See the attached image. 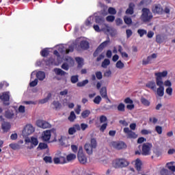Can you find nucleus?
Listing matches in <instances>:
<instances>
[{
  "instance_id": "nucleus-35",
  "label": "nucleus",
  "mask_w": 175,
  "mask_h": 175,
  "mask_svg": "<svg viewBox=\"0 0 175 175\" xmlns=\"http://www.w3.org/2000/svg\"><path fill=\"white\" fill-rule=\"evenodd\" d=\"M68 120L70 121V122H73V121L76 120V114H75V111L70 112Z\"/></svg>"
},
{
  "instance_id": "nucleus-27",
  "label": "nucleus",
  "mask_w": 175,
  "mask_h": 175,
  "mask_svg": "<svg viewBox=\"0 0 175 175\" xmlns=\"http://www.w3.org/2000/svg\"><path fill=\"white\" fill-rule=\"evenodd\" d=\"M50 98H51V94L49 93L45 98L40 100L39 102L40 103H41V105L47 103V102H49V100H50Z\"/></svg>"
},
{
  "instance_id": "nucleus-34",
  "label": "nucleus",
  "mask_w": 175,
  "mask_h": 175,
  "mask_svg": "<svg viewBox=\"0 0 175 175\" xmlns=\"http://www.w3.org/2000/svg\"><path fill=\"white\" fill-rule=\"evenodd\" d=\"M90 114H91V111L88 109L83 111L81 113V117L83 118H87V117H88V116H90Z\"/></svg>"
},
{
  "instance_id": "nucleus-53",
  "label": "nucleus",
  "mask_w": 175,
  "mask_h": 175,
  "mask_svg": "<svg viewBox=\"0 0 175 175\" xmlns=\"http://www.w3.org/2000/svg\"><path fill=\"white\" fill-rule=\"evenodd\" d=\"M164 85H165V87L172 88V82L170 80H167L163 82V86Z\"/></svg>"
},
{
  "instance_id": "nucleus-44",
  "label": "nucleus",
  "mask_w": 175,
  "mask_h": 175,
  "mask_svg": "<svg viewBox=\"0 0 175 175\" xmlns=\"http://www.w3.org/2000/svg\"><path fill=\"white\" fill-rule=\"evenodd\" d=\"M53 106H55V108L56 109V110H58V109H61V104L59 103V102L58 101H53Z\"/></svg>"
},
{
  "instance_id": "nucleus-36",
  "label": "nucleus",
  "mask_w": 175,
  "mask_h": 175,
  "mask_svg": "<svg viewBox=\"0 0 175 175\" xmlns=\"http://www.w3.org/2000/svg\"><path fill=\"white\" fill-rule=\"evenodd\" d=\"M93 102L96 105H99L100 103V102H102V97H100V96H96L94 98V99L93 100Z\"/></svg>"
},
{
  "instance_id": "nucleus-7",
  "label": "nucleus",
  "mask_w": 175,
  "mask_h": 175,
  "mask_svg": "<svg viewBox=\"0 0 175 175\" xmlns=\"http://www.w3.org/2000/svg\"><path fill=\"white\" fill-rule=\"evenodd\" d=\"M77 158L79 162L82 165L87 163V157H85V154L83 152V147L81 146L79 148Z\"/></svg>"
},
{
  "instance_id": "nucleus-50",
  "label": "nucleus",
  "mask_w": 175,
  "mask_h": 175,
  "mask_svg": "<svg viewBox=\"0 0 175 175\" xmlns=\"http://www.w3.org/2000/svg\"><path fill=\"white\" fill-rule=\"evenodd\" d=\"M44 161L46 162V163H51L53 162V159H51V157H44Z\"/></svg>"
},
{
  "instance_id": "nucleus-9",
  "label": "nucleus",
  "mask_w": 175,
  "mask_h": 175,
  "mask_svg": "<svg viewBox=\"0 0 175 175\" xmlns=\"http://www.w3.org/2000/svg\"><path fill=\"white\" fill-rule=\"evenodd\" d=\"M109 146L116 150H122L123 148H126V145L123 142H110Z\"/></svg>"
},
{
  "instance_id": "nucleus-18",
  "label": "nucleus",
  "mask_w": 175,
  "mask_h": 175,
  "mask_svg": "<svg viewBox=\"0 0 175 175\" xmlns=\"http://www.w3.org/2000/svg\"><path fill=\"white\" fill-rule=\"evenodd\" d=\"M154 13L157 14H162L163 13V8L160 4H157L154 6Z\"/></svg>"
},
{
  "instance_id": "nucleus-54",
  "label": "nucleus",
  "mask_w": 175,
  "mask_h": 175,
  "mask_svg": "<svg viewBox=\"0 0 175 175\" xmlns=\"http://www.w3.org/2000/svg\"><path fill=\"white\" fill-rule=\"evenodd\" d=\"M68 133L69 135H75V133H76V130L75 129L74 126L68 129Z\"/></svg>"
},
{
  "instance_id": "nucleus-6",
  "label": "nucleus",
  "mask_w": 175,
  "mask_h": 175,
  "mask_svg": "<svg viewBox=\"0 0 175 175\" xmlns=\"http://www.w3.org/2000/svg\"><path fill=\"white\" fill-rule=\"evenodd\" d=\"M53 162L55 163V165H62L64 163H66V159L65 157L62 156V153H61V152H57L53 158Z\"/></svg>"
},
{
  "instance_id": "nucleus-12",
  "label": "nucleus",
  "mask_w": 175,
  "mask_h": 175,
  "mask_svg": "<svg viewBox=\"0 0 175 175\" xmlns=\"http://www.w3.org/2000/svg\"><path fill=\"white\" fill-rule=\"evenodd\" d=\"M123 132L126 133L128 139H137V135L135 132L131 131L128 127L124 128Z\"/></svg>"
},
{
  "instance_id": "nucleus-43",
  "label": "nucleus",
  "mask_w": 175,
  "mask_h": 175,
  "mask_svg": "<svg viewBox=\"0 0 175 175\" xmlns=\"http://www.w3.org/2000/svg\"><path fill=\"white\" fill-rule=\"evenodd\" d=\"M71 66L68 63H64L61 66V68L64 69V70H69V68Z\"/></svg>"
},
{
  "instance_id": "nucleus-31",
  "label": "nucleus",
  "mask_w": 175,
  "mask_h": 175,
  "mask_svg": "<svg viewBox=\"0 0 175 175\" xmlns=\"http://www.w3.org/2000/svg\"><path fill=\"white\" fill-rule=\"evenodd\" d=\"M10 148H12V150H20V148H21V146L18 144H10Z\"/></svg>"
},
{
  "instance_id": "nucleus-21",
  "label": "nucleus",
  "mask_w": 175,
  "mask_h": 175,
  "mask_svg": "<svg viewBox=\"0 0 175 175\" xmlns=\"http://www.w3.org/2000/svg\"><path fill=\"white\" fill-rule=\"evenodd\" d=\"M53 72L57 76H66L68 75L66 72L62 70L61 68H54Z\"/></svg>"
},
{
  "instance_id": "nucleus-55",
  "label": "nucleus",
  "mask_w": 175,
  "mask_h": 175,
  "mask_svg": "<svg viewBox=\"0 0 175 175\" xmlns=\"http://www.w3.org/2000/svg\"><path fill=\"white\" fill-rule=\"evenodd\" d=\"M30 87H36L38 85V79H36L34 81L29 83Z\"/></svg>"
},
{
  "instance_id": "nucleus-37",
  "label": "nucleus",
  "mask_w": 175,
  "mask_h": 175,
  "mask_svg": "<svg viewBox=\"0 0 175 175\" xmlns=\"http://www.w3.org/2000/svg\"><path fill=\"white\" fill-rule=\"evenodd\" d=\"M70 81L72 84H76L77 81H79V76L78 75H73L70 78Z\"/></svg>"
},
{
  "instance_id": "nucleus-29",
  "label": "nucleus",
  "mask_w": 175,
  "mask_h": 175,
  "mask_svg": "<svg viewBox=\"0 0 175 175\" xmlns=\"http://www.w3.org/2000/svg\"><path fill=\"white\" fill-rule=\"evenodd\" d=\"M109 65H110V60L109 59H105L104 61L102 62L101 66L102 68L106 69V68H107Z\"/></svg>"
},
{
  "instance_id": "nucleus-56",
  "label": "nucleus",
  "mask_w": 175,
  "mask_h": 175,
  "mask_svg": "<svg viewBox=\"0 0 175 175\" xmlns=\"http://www.w3.org/2000/svg\"><path fill=\"white\" fill-rule=\"evenodd\" d=\"M146 87L148 88H150V90H154V82L150 81L146 84Z\"/></svg>"
},
{
  "instance_id": "nucleus-62",
  "label": "nucleus",
  "mask_w": 175,
  "mask_h": 175,
  "mask_svg": "<svg viewBox=\"0 0 175 175\" xmlns=\"http://www.w3.org/2000/svg\"><path fill=\"white\" fill-rule=\"evenodd\" d=\"M68 90L66 89L63 91H61L59 92V95H61V96H65V95H68Z\"/></svg>"
},
{
  "instance_id": "nucleus-17",
  "label": "nucleus",
  "mask_w": 175,
  "mask_h": 175,
  "mask_svg": "<svg viewBox=\"0 0 175 175\" xmlns=\"http://www.w3.org/2000/svg\"><path fill=\"white\" fill-rule=\"evenodd\" d=\"M142 166H143V162H142V160L140 159H137L135 160V169L138 172H142Z\"/></svg>"
},
{
  "instance_id": "nucleus-26",
  "label": "nucleus",
  "mask_w": 175,
  "mask_h": 175,
  "mask_svg": "<svg viewBox=\"0 0 175 175\" xmlns=\"http://www.w3.org/2000/svg\"><path fill=\"white\" fill-rule=\"evenodd\" d=\"M80 46L81 47V49L85 50L88 49V47H90V44L88 43V41L83 40L81 42Z\"/></svg>"
},
{
  "instance_id": "nucleus-57",
  "label": "nucleus",
  "mask_w": 175,
  "mask_h": 175,
  "mask_svg": "<svg viewBox=\"0 0 175 175\" xmlns=\"http://www.w3.org/2000/svg\"><path fill=\"white\" fill-rule=\"evenodd\" d=\"M111 76V70H107L106 72L104 73V77H110Z\"/></svg>"
},
{
  "instance_id": "nucleus-58",
  "label": "nucleus",
  "mask_w": 175,
  "mask_h": 175,
  "mask_svg": "<svg viewBox=\"0 0 175 175\" xmlns=\"http://www.w3.org/2000/svg\"><path fill=\"white\" fill-rule=\"evenodd\" d=\"M100 51H102V49H99V47H98L97 49L96 50V51L94 53L93 56L98 57V55H99V53H100Z\"/></svg>"
},
{
  "instance_id": "nucleus-52",
  "label": "nucleus",
  "mask_w": 175,
  "mask_h": 175,
  "mask_svg": "<svg viewBox=\"0 0 175 175\" xmlns=\"http://www.w3.org/2000/svg\"><path fill=\"white\" fill-rule=\"evenodd\" d=\"M155 131L157 132L159 135H162V126H157L155 127Z\"/></svg>"
},
{
  "instance_id": "nucleus-23",
  "label": "nucleus",
  "mask_w": 175,
  "mask_h": 175,
  "mask_svg": "<svg viewBox=\"0 0 175 175\" xmlns=\"http://www.w3.org/2000/svg\"><path fill=\"white\" fill-rule=\"evenodd\" d=\"M100 94L104 99H107V89H106V87H103L100 90Z\"/></svg>"
},
{
  "instance_id": "nucleus-10",
  "label": "nucleus",
  "mask_w": 175,
  "mask_h": 175,
  "mask_svg": "<svg viewBox=\"0 0 175 175\" xmlns=\"http://www.w3.org/2000/svg\"><path fill=\"white\" fill-rule=\"evenodd\" d=\"M36 125L38 128H41L42 129H47L51 127V124L49 122L43 120H37Z\"/></svg>"
},
{
  "instance_id": "nucleus-59",
  "label": "nucleus",
  "mask_w": 175,
  "mask_h": 175,
  "mask_svg": "<svg viewBox=\"0 0 175 175\" xmlns=\"http://www.w3.org/2000/svg\"><path fill=\"white\" fill-rule=\"evenodd\" d=\"M106 128H107V123H105L103 124L100 128V131L101 132H105V130L106 129Z\"/></svg>"
},
{
  "instance_id": "nucleus-60",
  "label": "nucleus",
  "mask_w": 175,
  "mask_h": 175,
  "mask_svg": "<svg viewBox=\"0 0 175 175\" xmlns=\"http://www.w3.org/2000/svg\"><path fill=\"white\" fill-rule=\"evenodd\" d=\"M41 54L42 57H47V55H49V51L47 49H44L42 51Z\"/></svg>"
},
{
  "instance_id": "nucleus-2",
  "label": "nucleus",
  "mask_w": 175,
  "mask_h": 175,
  "mask_svg": "<svg viewBox=\"0 0 175 175\" xmlns=\"http://www.w3.org/2000/svg\"><path fill=\"white\" fill-rule=\"evenodd\" d=\"M93 28L96 32H100L103 31L105 33H109L111 36H116L117 34V30L106 23L103 25L101 29L98 25H94Z\"/></svg>"
},
{
  "instance_id": "nucleus-20",
  "label": "nucleus",
  "mask_w": 175,
  "mask_h": 175,
  "mask_svg": "<svg viewBox=\"0 0 175 175\" xmlns=\"http://www.w3.org/2000/svg\"><path fill=\"white\" fill-rule=\"evenodd\" d=\"M10 123L8 122H3L1 124V129H3V132H8L10 129Z\"/></svg>"
},
{
  "instance_id": "nucleus-8",
  "label": "nucleus",
  "mask_w": 175,
  "mask_h": 175,
  "mask_svg": "<svg viewBox=\"0 0 175 175\" xmlns=\"http://www.w3.org/2000/svg\"><path fill=\"white\" fill-rule=\"evenodd\" d=\"M35 132V128L31 124L27 125L22 132L23 136L27 137V136H29V135H32Z\"/></svg>"
},
{
  "instance_id": "nucleus-46",
  "label": "nucleus",
  "mask_w": 175,
  "mask_h": 175,
  "mask_svg": "<svg viewBox=\"0 0 175 175\" xmlns=\"http://www.w3.org/2000/svg\"><path fill=\"white\" fill-rule=\"evenodd\" d=\"M106 20L107 21H108V23H113V21H114V20H116V17L114 16H108L106 17Z\"/></svg>"
},
{
  "instance_id": "nucleus-47",
  "label": "nucleus",
  "mask_w": 175,
  "mask_h": 175,
  "mask_svg": "<svg viewBox=\"0 0 175 175\" xmlns=\"http://www.w3.org/2000/svg\"><path fill=\"white\" fill-rule=\"evenodd\" d=\"M18 113H21L22 114H24L25 113V107L23 105H20L18 109Z\"/></svg>"
},
{
  "instance_id": "nucleus-45",
  "label": "nucleus",
  "mask_w": 175,
  "mask_h": 175,
  "mask_svg": "<svg viewBox=\"0 0 175 175\" xmlns=\"http://www.w3.org/2000/svg\"><path fill=\"white\" fill-rule=\"evenodd\" d=\"M105 21V18L101 16H98L96 19V23L98 24H102Z\"/></svg>"
},
{
  "instance_id": "nucleus-63",
  "label": "nucleus",
  "mask_w": 175,
  "mask_h": 175,
  "mask_svg": "<svg viewBox=\"0 0 175 175\" xmlns=\"http://www.w3.org/2000/svg\"><path fill=\"white\" fill-rule=\"evenodd\" d=\"M87 128H88V124L84 123L81 124V129L82 131H85Z\"/></svg>"
},
{
  "instance_id": "nucleus-14",
  "label": "nucleus",
  "mask_w": 175,
  "mask_h": 175,
  "mask_svg": "<svg viewBox=\"0 0 175 175\" xmlns=\"http://www.w3.org/2000/svg\"><path fill=\"white\" fill-rule=\"evenodd\" d=\"M25 143H31V144H32L34 146H38V144H39V141L38 140V138L35 137H31V138L27 137L25 139Z\"/></svg>"
},
{
  "instance_id": "nucleus-3",
  "label": "nucleus",
  "mask_w": 175,
  "mask_h": 175,
  "mask_svg": "<svg viewBox=\"0 0 175 175\" xmlns=\"http://www.w3.org/2000/svg\"><path fill=\"white\" fill-rule=\"evenodd\" d=\"M98 146V143L96 142V139L95 138H92L90 140V144H85L84 146L85 150L86 151L88 155H92V152H94V148H96Z\"/></svg>"
},
{
  "instance_id": "nucleus-24",
  "label": "nucleus",
  "mask_w": 175,
  "mask_h": 175,
  "mask_svg": "<svg viewBox=\"0 0 175 175\" xmlns=\"http://www.w3.org/2000/svg\"><path fill=\"white\" fill-rule=\"evenodd\" d=\"M5 117L9 120H12V118H14V112L12 110H8L5 111Z\"/></svg>"
},
{
  "instance_id": "nucleus-64",
  "label": "nucleus",
  "mask_w": 175,
  "mask_h": 175,
  "mask_svg": "<svg viewBox=\"0 0 175 175\" xmlns=\"http://www.w3.org/2000/svg\"><path fill=\"white\" fill-rule=\"evenodd\" d=\"M126 33L127 38H131V36H132V33H133L132 30H131V29H127V30L126 31Z\"/></svg>"
},
{
  "instance_id": "nucleus-41",
  "label": "nucleus",
  "mask_w": 175,
  "mask_h": 175,
  "mask_svg": "<svg viewBox=\"0 0 175 175\" xmlns=\"http://www.w3.org/2000/svg\"><path fill=\"white\" fill-rule=\"evenodd\" d=\"M141 103L144 106H148L150 105V101L146 99L145 98H141Z\"/></svg>"
},
{
  "instance_id": "nucleus-61",
  "label": "nucleus",
  "mask_w": 175,
  "mask_h": 175,
  "mask_svg": "<svg viewBox=\"0 0 175 175\" xmlns=\"http://www.w3.org/2000/svg\"><path fill=\"white\" fill-rule=\"evenodd\" d=\"M144 142H146V138L141 137L139 138H138L137 139V143L139 144H142V143H144Z\"/></svg>"
},
{
  "instance_id": "nucleus-51",
  "label": "nucleus",
  "mask_w": 175,
  "mask_h": 175,
  "mask_svg": "<svg viewBox=\"0 0 175 175\" xmlns=\"http://www.w3.org/2000/svg\"><path fill=\"white\" fill-rule=\"evenodd\" d=\"M38 148L40 150H46V148H47V145L44 143H40L38 145Z\"/></svg>"
},
{
  "instance_id": "nucleus-32",
  "label": "nucleus",
  "mask_w": 175,
  "mask_h": 175,
  "mask_svg": "<svg viewBox=\"0 0 175 175\" xmlns=\"http://www.w3.org/2000/svg\"><path fill=\"white\" fill-rule=\"evenodd\" d=\"M124 66L125 65L124 64V63H122V62H121V60L118 61L116 64V67L118 69H124Z\"/></svg>"
},
{
  "instance_id": "nucleus-33",
  "label": "nucleus",
  "mask_w": 175,
  "mask_h": 175,
  "mask_svg": "<svg viewBox=\"0 0 175 175\" xmlns=\"http://www.w3.org/2000/svg\"><path fill=\"white\" fill-rule=\"evenodd\" d=\"M137 33L139 35L140 38H143L144 35H147V30H144L143 29H139L137 30Z\"/></svg>"
},
{
  "instance_id": "nucleus-38",
  "label": "nucleus",
  "mask_w": 175,
  "mask_h": 175,
  "mask_svg": "<svg viewBox=\"0 0 175 175\" xmlns=\"http://www.w3.org/2000/svg\"><path fill=\"white\" fill-rule=\"evenodd\" d=\"M118 111H125V105L122 103L118 105Z\"/></svg>"
},
{
  "instance_id": "nucleus-22",
  "label": "nucleus",
  "mask_w": 175,
  "mask_h": 175,
  "mask_svg": "<svg viewBox=\"0 0 175 175\" xmlns=\"http://www.w3.org/2000/svg\"><path fill=\"white\" fill-rule=\"evenodd\" d=\"M109 44H110V38L107 37V40L106 41H104L103 43H101L98 46V49L103 50V49H105V47H107Z\"/></svg>"
},
{
  "instance_id": "nucleus-25",
  "label": "nucleus",
  "mask_w": 175,
  "mask_h": 175,
  "mask_svg": "<svg viewBox=\"0 0 175 175\" xmlns=\"http://www.w3.org/2000/svg\"><path fill=\"white\" fill-rule=\"evenodd\" d=\"M66 62L65 64H68L70 66H73L75 65V60L70 57H66L65 59Z\"/></svg>"
},
{
  "instance_id": "nucleus-39",
  "label": "nucleus",
  "mask_w": 175,
  "mask_h": 175,
  "mask_svg": "<svg viewBox=\"0 0 175 175\" xmlns=\"http://www.w3.org/2000/svg\"><path fill=\"white\" fill-rule=\"evenodd\" d=\"M88 83V79H85L81 82L77 83V87H84L85 85H87Z\"/></svg>"
},
{
  "instance_id": "nucleus-40",
  "label": "nucleus",
  "mask_w": 175,
  "mask_h": 175,
  "mask_svg": "<svg viewBox=\"0 0 175 175\" xmlns=\"http://www.w3.org/2000/svg\"><path fill=\"white\" fill-rule=\"evenodd\" d=\"M124 21L125 24H127V25H131V24H132V18L128 16H124Z\"/></svg>"
},
{
  "instance_id": "nucleus-13",
  "label": "nucleus",
  "mask_w": 175,
  "mask_h": 175,
  "mask_svg": "<svg viewBox=\"0 0 175 175\" xmlns=\"http://www.w3.org/2000/svg\"><path fill=\"white\" fill-rule=\"evenodd\" d=\"M41 139L42 142H49L51 139V131L46 130L42 132Z\"/></svg>"
},
{
  "instance_id": "nucleus-28",
  "label": "nucleus",
  "mask_w": 175,
  "mask_h": 175,
  "mask_svg": "<svg viewBox=\"0 0 175 175\" xmlns=\"http://www.w3.org/2000/svg\"><path fill=\"white\" fill-rule=\"evenodd\" d=\"M76 62L78 64V68H81L84 65V60L81 57H76Z\"/></svg>"
},
{
  "instance_id": "nucleus-15",
  "label": "nucleus",
  "mask_w": 175,
  "mask_h": 175,
  "mask_svg": "<svg viewBox=\"0 0 175 175\" xmlns=\"http://www.w3.org/2000/svg\"><path fill=\"white\" fill-rule=\"evenodd\" d=\"M0 98L3 102H4V105H6L7 106H9V92H4L1 96H0Z\"/></svg>"
},
{
  "instance_id": "nucleus-49",
  "label": "nucleus",
  "mask_w": 175,
  "mask_h": 175,
  "mask_svg": "<svg viewBox=\"0 0 175 175\" xmlns=\"http://www.w3.org/2000/svg\"><path fill=\"white\" fill-rule=\"evenodd\" d=\"M108 13H109V14H116L117 11L116 10V9L114 8L111 7L108 9Z\"/></svg>"
},
{
  "instance_id": "nucleus-4",
  "label": "nucleus",
  "mask_w": 175,
  "mask_h": 175,
  "mask_svg": "<svg viewBox=\"0 0 175 175\" xmlns=\"http://www.w3.org/2000/svg\"><path fill=\"white\" fill-rule=\"evenodd\" d=\"M152 18V14L150 12L149 9L143 8L142 9V14L141 16V20L144 23H147L150 21Z\"/></svg>"
},
{
  "instance_id": "nucleus-11",
  "label": "nucleus",
  "mask_w": 175,
  "mask_h": 175,
  "mask_svg": "<svg viewBox=\"0 0 175 175\" xmlns=\"http://www.w3.org/2000/svg\"><path fill=\"white\" fill-rule=\"evenodd\" d=\"M151 148H152V144H144L142 146V155H150V154H151Z\"/></svg>"
},
{
  "instance_id": "nucleus-19",
  "label": "nucleus",
  "mask_w": 175,
  "mask_h": 175,
  "mask_svg": "<svg viewBox=\"0 0 175 175\" xmlns=\"http://www.w3.org/2000/svg\"><path fill=\"white\" fill-rule=\"evenodd\" d=\"M36 77L40 80V81H43L46 79V73L43 71H38L36 73Z\"/></svg>"
},
{
  "instance_id": "nucleus-30",
  "label": "nucleus",
  "mask_w": 175,
  "mask_h": 175,
  "mask_svg": "<svg viewBox=\"0 0 175 175\" xmlns=\"http://www.w3.org/2000/svg\"><path fill=\"white\" fill-rule=\"evenodd\" d=\"M74 159H76V154H70L67 155L66 161L67 162H70L72 161H74Z\"/></svg>"
},
{
  "instance_id": "nucleus-5",
  "label": "nucleus",
  "mask_w": 175,
  "mask_h": 175,
  "mask_svg": "<svg viewBox=\"0 0 175 175\" xmlns=\"http://www.w3.org/2000/svg\"><path fill=\"white\" fill-rule=\"evenodd\" d=\"M129 165V162L125 159H118L113 161V167L116 169H119L120 167H126Z\"/></svg>"
},
{
  "instance_id": "nucleus-42",
  "label": "nucleus",
  "mask_w": 175,
  "mask_h": 175,
  "mask_svg": "<svg viewBox=\"0 0 175 175\" xmlns=\"http://www.w3.org/2000/svg\"><path fill=\"white\" fill-rule=\"evenodd\" d=\"M165 92L169 96H172L173 95V88H167L165 90Z\"/></svg>"
},
{
  "instance_id": "nucleus-48",
  "label": "nucleus",
  "mask_w": 175,
  "mask_h": 175,
  "mask_svg": "<svg viewBox=\"0 0 175 175\" xmlns=\"http://www.w3.org/2000/svg\"><path fill=\"white\" fill-rule=\"evenodd\" d=\"M96 77L98 79V80H102L103 75H102V72L98 71L96 72Z\"/></svg>"
},
{
  "instance_id": "nucleus-16",
  "label": "nucleus",
  "mask_w": 175,
  "mask_h": 175,
  "mask_svg": "<svg viewBox=\"0 0 175 175\" xmlns=\"http://www.w3.org/2000/svg\"><path fill=\"white\" fill-rule=\"evenodd\" d=\"M134 10H135V3H130L129 4V8L126 10V14H131V15L133 14Z\"/></svg>"
},
{
  "instance_id": "nucleus-1",
  "label": "nucleus",
  "mask_w": 175,
  "mask_h": 175,
  "mask_svg": "<svg viewBox=\"0 0 175 175\" xmlns=\"http://www.w3.org/2000/svg\"><path fill=\"white\" fill-rule=\"evenodd\" d=\"M154 76H156V85L159 87L156 91V96L157 98H162L165 95V86H163V79L162 78L167 76V71L156 72Z\"/></svg>"
}]
</instances>
